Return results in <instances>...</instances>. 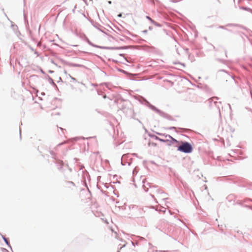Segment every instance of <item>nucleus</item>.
<instances>
[{"instance_id":"obj_10","label":"nucleus","mask_w":252,"mask_h":252,"mask_svg":"<svg viewBox=\"0 0 252 252\" xmlns=\"http://www.w3.org/2000/svg\"><path fill=\"white\" fill-rule=\"evenodd\" d=\"M219 29H223V30H226V31H228L230 32H232V31L231 30H229L228 29H227L224 26H220L219 27H218Z\"/></svg>"},{"instance_id":"obj_17","label":"nucleus","mask_w":252,"mask_h":252,"mask_svg":"<svg viewBox=\"0 0 252 252\" xmlns=\"http://www.w3.org/2000/svg\"><path fill=\"white\" fill-rule=\"evenodd\" d=\"M120 56H122V57H124V59H125V60L126 62H128V60H127V59L125 57H124V54H120Z\"/></svg>"},{"instance_id":"obj_36","label":"nucleus","mask_w":252,"mask_h":252,"mask_svg":"<svg viewBox=\"0 0 252 252\" xmlns=\"http://www.w3.org/2000/svg\"><path fill=\"white\" fill-rule=\"evenodd\" d=\"M143 32L144 33H147V30H144V31H143Z\"/></svg>"},{"instance_id":"obj_13","label":"nucleus","mask_w":252,"mask_h":252,"mask_svg":"<svg viewBox=\"0 0 252 252\" xmlns=\"http://www.w3.org/2000/svg\"><path fill=\"white\" fill-rule=\"evenodd\" d=\"M237 26V24H228L226 25L225 27H234V26Z\"/></svg>"},{"instance_id":"obj_14","label":"nucleus","mask_w":252,"mask_h":252,"mask_svg":"<svg viewBox=\"0 0 252 252\" xmlns=\"http://www.w3.org/2000/svg\"><path fill=\"white\" fill-rule=\"evenodd\" d=\"M1 251L2 252H9L7 249L3 248H1Z\"/></svg>"},{"instance_id":"obj_19","label":"nucleus","mask_w":252,"mask_h":252,"mask_svg":"<svg viewBox=\"0 0 252 252\" xmlns=\"http://www.w3.org/2000/svg\"><path fill=\"white\" fill-rule=\"evenodd\" d=\"M118 71H119L120 72H123V73H125L126 72V71H125V70H123V69H118Z\"/></svg>"},{"instance_id":"obj_20","label":"nucleus","mask_w":252,"mask_h":252,"mask_svg":"<svg viewBox=\"0 0 252 252\" xmlns=\"http://www.w3.org/2000/svg\"><path fill=\"white\" fill-rule=\"evenodd\" d=\"M125 48V47H116V49H124Z\"/></svg>"},{"instance_id":"obj_21","label":"nucleus","mask_w":252,"mask_h":252,"mask_svg":"<svg viewBox=\"0 0 252 252\" xmlns=\"http://www.w3.org/2000/svg\"><path fill=\"white\" fill-rule=\"evenodd\" d=\"M133 118L135 120H136V121H137V122L140 124H142V122L138 119H135L134 117H133Z\"/></svg>"},{"instance_id":"obj_2","label":"nucleus","mask_w":252,"mask_h":252,"mask_svg":"<svg viewBox=\"0 0 252 252\" xmlns=\"http://www.w3.org/2000/svg\"><path fill=\"white\" fill-rule=\"evenodd\" d=\"M142 99H143V101L141 102L142 103H143V104H145V105H146L147 106H148L150 109H151L153 111H154L156 112V113H157L159 115H160L162 117L168 118V115L167 114H166V113H165L161 111V110H160L159 109L157 108L155 106L151 104L144 98L143 97Z\"/></svg>"},{"instance_id":"obj_34","label":"nucleus","mask_w":252,"mask_h":252,"mask_svg":"<svg viewBox=\"0 0 252 252\" xmlns=\"http://www.w3.org/2000/svg\"><path fill=\"white\" fill-rule=\"evenodd\" d=\"M96 29H97L98 30H99L100 31H101L102 32H103L102 31H101L100 29H99V28H98V27H95Z\"/></svg>"},{"instance_id":"obj_28","label":"nucleus","mask_w":252,"mask_h":252,"mask_svg":"<svg viewBox=\"0 0 252 252\" xmlns=\"http://www.w3.org/2000/svg\"><path fill=\"white\" fill-rule=\"evenodd\" d=\"M175 127H174V126L170 127L169 128V129H175Z\"/></svg>"},{"instance_id":"obj_32","label":"nucleus","mask_w":252,"mask_h":252,"mask_svg":"<svg viewBox=\"0 0 252 252\" xmlns=\"http://www.w3.org/2000/svg\"><path fill=\"white\" fill-rule=\"evenodd\" d=\"M125 246L126 244L124 245L123 246L121 247L120 249L121 250L123 247H125Z\"/></svg>"},{"instance_id":"obj_12","label":"nucleus","mask_w":252,"mask_h":252,"mask_svg":"<svg viewBox=\"0 0 252 252\" xmlns=\"http://www.w3.org/2000/svg\"><path fill=\"white\" fill-rule=\"evenodd\" d=\"M152 23H153V24H154L155 26H156L157 27H160V25L159 23H158L154 21H153Z\"/></svg>"},{"instance_id":"obj_37","label":"nucleus","mask_w":252,"mask_h":252,"mask_svg":"<svg viewBox=\"0 0 252 252\" xmlns=\"http://www.w3.org/2000/svg\"><path fill=\"white\" fill-rule=\"evenodd\" d=\"M63 143H60V144H58V146H60V145H62Z\"/></svg>"},{"instance_id":"obj_8","label":"nucleus","mask_w":252,"mask_h":252,"mask_svg":"<svg viewBox=\"0 0 252 252\" xmlns=\"http://www.w3.org/2000/svg\"><path fill=\"white\" fill-rule=\"evenodd\" d=\"M239 8L241 9L248 11L250 12L251 13H252V9L249 7H245V6H240Z\"/></svg>"},{"instance_id":"obj_47","label":"nucleus","mask_w":252,"mask_h":252,"mask_svg":"<svg viewBox=\"0 0 252 252\" xmlns=\"http://www.w3.org/2000/svg\"><path fill=\"white\" fill-rule=\"evenodd\" d=\"M103 97H104V98H105L106 97V95H105L103 96Z\"/></svg>"},{"instance_id":"obj_46","label":"nucleus","mask_w":252,"mask_h":252,"mask_svg":"<svg viewBox=\"0 0 252 252\" xmlns=\"http://www.w3.org/2000/svg\"><path fill=\"white\" fill-rule=\"evenodd\" d=\"M92 85L93 86H95V85H94V84H92Z\"/></svg>"},{"instance_id":"obj_50","label":"nucleus","mask_w":252,"mask_h":252,"mask_svg":"<svg viewBox=\"0 0 252 252\" xmlns=\"http://www.w3.org/2000/svg\"><path fill=\"white\" fill-rule=\"evenodd\" d=\"M37 46H39V45H40V43H38L37 44Z\"/></svg>"},{"instance_id":"obj_24","label":"nucleus","mask_w":252,"mask_h":252,"mask_svg":"<svg viewBox=\"0 0 252 252\" xmlns=\"http://www.w3.org/2000/svg\"><path fill=\"white\" fill-rule=\"evenodd\" d=\"M40 72H41L42 74H45L44 71L42 69H40Z\"/></svg>"},{"instance_id":"obj_9","label":"nucleus","mask_w":252,"mask_h":252,"mask_svg":"<svg viewBox=\"0 0 252 252\" xmlns=\"http://www.w3.org/2000/svg\"><path fill=\"white\" fill-rule=\"evenodd\" d=\"M48 80L50 84L54 86H56V84L54 83L53 80L51 78L49 77Z\"/></svg>"},{"instance_id":"obj_27","label":"nucleus","mask_w":252,"mask_h":252,"mask_svg":"<svg viewBox=\"0 0 252 252\" xmlns=\"http://www.w3.org/2000/svg\"><path fill=\"white\" fill-rule=\"evenodd\" d=\"M144 189L145 190V191L146 192H147V191H148V189H146L145 187H144Z\"/></svg>"},{"instance_id":"obj_51","label":"nucleus","mask_w":252,"mask_h":252,"mask_svg":"<svg viewBox=\"0 0 252 252\" xmlns=\"http://www.w3.org/2000/svg\"><path fill=\"white\" fill-rule=\"evenodd\" d=\"M156 203H158V201H156V199H155Z\"/></svg>"},{"instance_id":"obj_42","label":"nucleus","mask_w":252,"mask_h":252,"mask_svg":"<svg viewBox=\"0 0 252 252\" xmlns=\"http://www.w3.org/2000/svg\"><path fill=\"white\" fill-rule=\"evenodd\" d=\"M157 134H158V135H161V133H157Z\"/></svg>"},{"instance_id":"obj_43","label":"nucleus","mask_w":252,"mask_h":252,"mask_svg":"<svg viewBox=\"0 0 252 252\" xmlns=\"http://www.w3.org/2000/svg\"><path fill=\"white\" fill-rule=\"evenodd\" d=\"M152 145H153V146H156V144L153 143V144H152Z\"/></svg>"},{"instance_id":"obj_7","label":"nucleus","mask_w":252,"mask_h":252,"mask_svg":"<svg viewBox=\"0 0 252 252\" xmlns=\"http://www.w3.org/2000/svg\"><path fill=\"white\" fill-rule=\"evenodd\" d=\"M1 237H2V239L3 240V241H4V242L5 243V244H6L8 246V247L9 248H10V249L11 250V249H12V248H11V246H10V244H9V241H8V240L7 239V238H5V236H3V235H2V236H1Z\"/></svg>"},{"instance_id":"obj_29","label":"nucleus","mask_w":252,"mask_h":252,"mask_svg":"<svg viewBox=\"0 0 252 252\" xmlns=\"http://www.w3.org/2000/svg\"><path fill=\"white\" fill-rule=\"evenodd\" d=\"M182 66H183L184 67H185V65L184 63H180Z\"/></svg>"},{"instance_id":"obj_48","label":"nucleus","mask_w":252,"mask_h":252,"mask_svg":"<svg viewBox=\"0 0 252 252\" xmlns=\"http://www.w3.org/2000/svg\"><path fill=\"white\" fill-rule=\"evenodd\" d=\"M161 211H163V212H165V210H163V209H162V210H161Z\"/></svg>"},{"instance_id":"obj_11","label":"nucleus","mask_w":252,"mask_h":252,"mask_svg":"<svg viewBox=\"0 0 252 252\" xmlns=\"http://www.w3.org/2000/svg\"><path fill=\"white\" fill-rule=\"evenodd\" d=\"M11 27L14 30H17L18 29V27L17 25H14L12 22L11 21Z\"/></svg>"},{"instance_id":"obj_31","label":"nucleus","mask_w":252,"mask_h":252,"mask_svg":"<svg viewBox=\"0 0 252 252\" xmlns=\"http://www.w3.org/2000/svg\"><path fill=\"white\" fill-rule=\"evenodd\" d=\"M152 208L155 209V211H158V209H157V208H155L154 207H153H153H152Z\"/></svg>"},{"instance_id":"obj_44","label":"nucleus","mask_w":252,"mask_h":252,"mask_svg":"<svg viewBox=\"0 0 252 252\" xmlns=\"http://www.w3.org/2000/svg\"><path fill=\"white\" fill-rule=\"evenodd\" d=\"M49 72H50V73H52V72H53V71H51V70H50V71H49Z\"/></svg>"},{"instance_id":"obj_18","label":"nucleus","mask_w":252,"mask_h":252,"mask_svg":"<svg viewBox=\"0 0 252 252\" xmlns=\"http://www.w3.org/2000/svg\"><path fill=\"white\" fill-rule=\"evenodd\" d=\"M68 76L71 78V79L73 81H75L76 79L73 77H72L70 74H68Z\"/></svg>"},{"instance_id":"obj_40","label":"nucleus","mask_w":252,"mask_h":252,"mask_svg":"<svg viewBox=\"0 0 252 252\" xmlns=\"http://www.w3.org/2000/svg\"><path fill=\"white\" fill-rule=\"evenodd\" d=\"M134 173H136V171H135V170H134L133 171V174H134Z\"/></svg>"},{"instance_id":"obj_16","label":"nucleus","mask_w":252,"mask_h":252,"mask_svg":"<svg viewBox=\"0 0 252 252\" xmlns=\"http://www.w3.org/2000/svg\"><path fill=\"white\" fill-rule=\"evenodd\" d=\"M88 43L90 45H92V46H94V47H98L99 46H95V45H93L89 40H88Z\"/></svg>"},{"instance_id":"obj_45","label":"nucleus","mask_w":252,"mask_h":252,"mask_svg":"<svg viewBox=\"0 0 252 252\" xmlns=\"http://www.w3.org/2000/svg\"><path fill=\"white\" fill-rule=\"evenodd\" d=\"M21 129H20V136H21Z\"/></svg>"},{"instance_id":"obj_1","label":"nucleus","mask_w":252,"mask_h":252,"mask_svg":"<svg viewBox=\"0 0 252 252\" xmlns=\"http://www.w3.org/2000/svg\"><path fill=\"white\" fill-rule=\"evenodd\" d=\"M178 151L185 153L189 154L192 152L193 147L190 143L187 141H182L178 147Z\"/></svg>"},{"instance_id":"obj_4","label":"nucleus","mask_w":252,"mask_h":252,"mask_svg":"<svg viewBox=\"0 0 252 252\" xmlns=\"http://www.w3.org/2000/svg\"><path fill=\"white\" fill-rule=\"evenodd\" d=\"M66 64L70 67H84V65H83L82 64H78V63H69V62L66 63Z\"/></svg>"},{"instance_id":"obj_35","label":"nucleus","mask_w":252,"mask_h":252,"mask_svg":"<svg viewBox=\"0 0 252 252\" xmlns=\"http://www.w3.org/2000/svg\"><path fill=\"white\" fill-rule=\"evenodd\" d=\"M108 3L109 4H111V3H112V2H111V0H109V1H108Z\"/></svg>"},{"instance_id":"obj_15","label":"nucleus","mask_w":252,"mask_h":252,"mask_svg":"<svg viewBox=\"0 0 252 252\" xmlns=\"http://www.w3.org/2000/svg\"><path fill=\"white\" fill-rule=\"evenodd\" d=\"M146 18L150 21L151 23L154 21L152 18H151L149 16H146Z\"/></svg>"},{"instance_id":"obj_22","label":"nucleus","mask_w":252,"mask_h":252,"mask_svg":"<svg viewBox=\"0 0 252 252\" xmlns=\"http://www.w3.org/2000/svg\"><path fill=\"white\" fill-rule=\"evenodd\" d=\"M34 54L35 55H36L37 56H39L38 53L37 52H36V51H35L34 52Z\"/></svg>"},{"instance_id":"obj_5","label":"nucleus","mask_w":252,"mask_h":252,"mask_svg":"<svg viewBox=\"0 0 252 252\" xmlns=\"http://www.w3.org/2000/svg\"><path fill=\"white\" fill-rule=\"evenodd\" d=\"M150 136L151 137H153L155 139L159 140V141H160V142H167L169 141V140H168V139H166V140L163 139H161V138H159V137H158L157 136L155 135H150Z\"/></svg>"},{"instance_id":"obj_54","label":"nucleus","mask_w":252,"mask_h":252,"mask_svg":"<svg viewBox=\"0 0 252 252\" xmlns=\"http://www.w3.org/2000/svg\"><path fill=\"white\" fill-rule=\"evenodd\" d=\"M117 252H119V251H118Z\"/></svg>"},{"instance_id":"obj_26","label":"nucleus","mask_w":252,"mask_h":252,"mask_svg":"<svg viewBox=\"0 0 252 252\" xmlns=\"http://www.w3.org/2000/svg\"><path fill=\"white\" fill-rule=\"evenodd\" d=\"M76 8V6L75 5V6H74V8L72 10V11H73V13H74V12H75V9Z\"/></svg>"},{"instance_id":"obj_52","label":"nucleus","mask_w":252,"mask_h":252,"mask_svg":"<svg viewBox=\"0 0 252 252\" xmlns=\"http://www.w3.org/2000/svg\"><path fill=\"white\" fill-rule=\"evenodd\" d=\"M83 0L85 2V3H87V1L86 0Z\"/></svg>"},{"instance_id":"obj_30","label":"nucleus","mask_w":252,"mask_h":252,"mask_svg":"<svg viewBox=\"0 0 252 252\" xmlns=\"http://www.w3.org/2000/svg\"><path fill=\"white\" fill-rule=\"evenodd\" d=\"M30 49H31V50L32 51H33V52H34V51H35V50L33 49V48H32L31 47V48H30Z\"/></svg>"},{"instance_id":"obj_3","label":"nucleus","mask_w":252,"mask_h":252,"mask_svg":"<svg viewBox=\"0 0 252 252\" xmlns=\"http://www.w3.org/2000/svg\"><path fill=\"white\" fill-rule=\"evenodd\" d=\"M155 189L157 192V194H158L157 197L158 199H161L162 200H165L167 199V198L166 197V194L164 192L161 191L158 189Z\"/></svg>"},{"instance_id":"obj_53","label":"nucleus","mask_w":252,"mask_h":252,"mask_svg":"<svg viewBox=\"0 0 252 252\" xmlns=\"http://www.w3.org/2000/svg\"><path fill=\"white\" fill-rule=\"evenodd\" d=\"M149 29H150V30H151V29H152V28L150 27H149Z\"/></svg>"},{"instance_id":"obj_41","label":"nucleus","mask_w":252,"mask_h":252,"mask_svg":"<svg viewBox=\"0 0 252 252\" xmlns=\"http://www.w3.org/2000/svg\"><path fill=\"white\" fill-rule=\"evenodd\" d=\"M50 154H51V155H53V152H52H52H50Z\"/></svg>"},{"instance_id":"obj_39","label":"nucleus","mask_w":252,"mask_h":252,"mask_svg":"<svg viewBox=\"0 0 252 252\" xmlns=\"http://www.w3.org/2000/svg\"><path fill=\"white\" fill-rule=\"evenodd\" d=\"M134 173H136V171H135V170H134L133 171V174H134Z\"/></svg>"},{"instance_id":"obj_33","label":"nucleus","mask_w":252,"mask_h":252,"mask_svg":"<svg viewBox=\"0 0 252 252\" xmlns=\"http://www.w3.org/2000/svg\"><path fill=\"white\" fill-rule=\"evenodd\" d=\"M96 29H97L98 30H99L100 31H101L102 32H103L102 31H101L100 29H99V28H98V27H95Z\"/></svg>"},{"instance_id":"obj_49","label":"nucleus","mask_w":252,"mask_h":252,"mask_svg":"<svg viewBox=\"0 0 252 252\" xmlns=\"http://www.w3.org/2000/svg\"><path fill=\"white\" fill-rule=\"evenodd\" d=\"M161 211H163V212H165V210H163V209H162V210H161Z\"/></svg>"},{"instance_id":"obj_23","label":"nucleus","mask_w":252,"mask_h":252,"mask_svg":"<svg viewBox=\"0 0 252 252\" xmlns=\"http://www.w3.org/2000/svg\"><path fill=\"white\" fill-rule=\"evenodd\" d=\"M108 48L111 50L116 49V47H109Z\"/></svg>"},{"instance_id":"obj_6","label":"nucleus","mask_w":252,"mask_h":252,"mask_svg":"<svg viewBox=\"0 0 252 252\" xmlns=\"http://www.w3.org/2000/svg\"><path fill=\"white\" fill-rule=\"evenodd\" d=\"M165 137H169V138H170V139H171V141H170V140H169V142H170V143H169V144H168V145H171V144H172V142H176V143H178V142H179V141H178V140H177L176 139H175V138H174L173 137H172L171 135H166L165 136Z\"/></svg>"},{"instance_id":"obj_38","label":"nucleus","mask_w":252,"mask_h":252,"mask_svg":"<svg viewBox=\"0 0 252 252\" xmlns=\"http://www.w3.org/2000/svg\"><path fill=\"white\" fill-rule=\"evenodd\" d=\"M228 106H229V107L230 109H231V105H230L229 104H228Z\"/></svg>"},{"instance_id":"obj_25","label":"nucleus","mask_w":252,"mask_h":252,"mask_svg":"<svg viewBox=\"0 0 252 252\" xmlns=\"http://www.w3.org/2000/svg\"><path fill=\"white\" fill-rule=\"evenodd\" d=\"M118 16L119 17H121L122 16V13L119 14Z\"/></svg>"}]
</instances>
